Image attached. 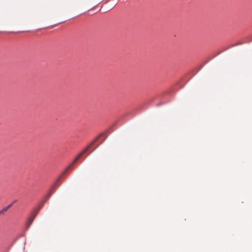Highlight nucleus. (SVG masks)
<instances>
[{
    "instance_id": "f03ea898",
    "label": "nucleus",
    "mask_w": 252,
    "mask_h": 252,
    "mask_svg": "<svg viewBox=\"0 0 252 252\" xmlns=\"http://www.w3.org/2000/svg\"><path fill=\"white\" fill-rule=\"evenodd\" d=\"M36 213H37V212L35 213L34 215H33V216L29 220H28L29 225H30L32 223L33 219H34V218L36 215Z\"/></svg>"
},
{
    "instance_id": "39448f33",
    "label": "nucleus",
    "mask_w": 252,
    "mask_h": 252,
    "mask_svg": "<svg viewBox=\"0 0 252 252\" xmlns=\"http://www.w3.org/2000/svg\"><path fill=\"white\" fill-rule=\"evenodd\" d=\"M15 202H16V200L12 202V203L13 204V203H15Z\"/></svg>"
},
{
    "instance_id": "7ed1b4c3",
    "label": "nucleus",
    "mask_w": 252,
    "mask_h": 252,
    "mask_svg": "<svg viewBox=\"0 0 252 252\" xmlns=\"http://www.w3.org/2000/svg\"><path fill=\"white\" fill-rule=\"evenodd\" d=\"M9 208V206H6L0 211V215L6 212Z\"/></svg>"
},
{
    "instance_id": "20e7f679",
    "label": "nucleus",
    "mask_w": 252,
    "mask_h": 252,
    "mask_svg": "<svg viewBox=\"0 0 252 252\" xmlns=\"http://www.w3.org/2000/svg\"><path fill=\"white\" fill-rule=\"evenodd\" d=\"M12 204H13V203H11L10 204H9V205H8L7 206H9V208H10V207L12 206Z\"/></svg>"
},
{
    "instance_id": "f257e3e1",
    "label": "nucleus",
    "mask_w": 252,
    "mask_h": 252,
    "mask_svg": "<svg viewBox=\"0 0 252 252\" xmlns=\"http://www.w3.org/2000/svg\"><path fill=\"white\" fill-rule=\"evenodd\" d=\"M97 138H96L95 140L92 141L89 145H88L86 148H85L82 152H81L74 159L73 162L65 169L63 173L61 175V176L58 178L57 181L55 183L54 186L51 189L50 194L49 195L50 196L53 192L54 191L55 189L54 187L56 186L60 180L62 178V177L73 166V165L76 163L77 160L83 156L85 153H88V155H90V153L95 150L96 148V147H94V145L95 142L97 140Z\"/></svg>"
}]
</instances>
